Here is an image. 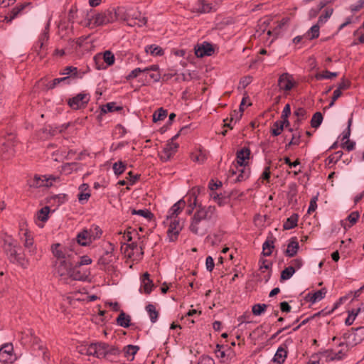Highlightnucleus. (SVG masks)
<instances>
[{
	"instance_id": "1",
	"label": "nucleus",
	"mask_w": 364,
	"mask_h": 364,
	"mask_svg": "<svg viewBox=\"0 0 364 364\" xmlns=\"http://www.w3.org/2000/svg\"><path fill=\"white\" fill-rule=\"evenodd\" d=\"M51 251L55 258V274L61 280L68 282V279L82 281L87 278L85 272L75 267V255L72 250L56 243L51 246Z\"/></svg>"
},
{
	"instance_id": "2",
	"label": "nucleus",
	"mask_w": 364,
	"mask_h": 364,
	"mask_svg": "<svg viewBox=\"0 0 364 364\" xmlns=\"http://www.w3.org/2000/svg\"><path fill=\"white\" fill-rule=\"evenodd\" d=\"M186 207V202L181 199L175 203L168 210L163 224L167 228V236L169 241H175L183 229V222L179 215Z\"/></svg>"
},
{
	"instance_id": "3",
	"label": "nucleus",
	"mask_w": 364,
	"mask_h": 364,
	"mask_svg": "<svg viewBox=\"0 0 364 364\" xmlns=\"http://www.w3.org/2000/svg\"><path fill=\"white\" fill-rule=\"evenodd\" d=\"M250 150L248 148L244 147L237 152V164L234 167H231L229 171V177L232 178L236 182H240L246 180L249 178L250 174V168L247 167L250 159Z\"/></svg>"
},
{
	"instance_id": "4",
	"label": "nucleus",
	"mask_w": 364,
	"mask_h": 364,
	"mask_svg": "<svg viewBox=\"0 0 364 364\" xmlns=\"http://www.w3.org/2000/svg\"><path fill=\"white\" fill-rule=\"evenodd\" d=\"M216 218L215 208L209 205L200 208L193 215L190 225V230L194 234H203L205 231V222Z\"/></svg>"
},
{
	"instance_id": "5",
	"label": "nucleus",
	"mask_w": 364,
	"mask_h": 364,
	"mask_svg": "<svg viewBox=\"0 0 364 364\" xmlns=\"http://www.w3.org/2000/svg\"><path fill=\"white\" fill-rule=\"evenodd\" d=\"M117 20L124 21L129 26L141 27L147 23V18L136 8L120 6L117 8Z\"/></svg>"
},
{
	"instance_id": "6",
	"label": "nucleus",
	"mask_w": 364,
	"mask_h": 364,
	"mask_svg": "<svg viewBox=\"0 0 364 364\" xmlns=\"http://www.w3.org/2000/svg\"><path fill=\"white\" fill-rule=\"evenodd\" d=\"M86 353L97 358H105L113 361L119 354V350L114 346L100 342L89 345L86 348Z\"/></svg>"
},
{
	"instance_id": "7",
	"label": "nucleus",
	"mask_w": 364,
	"mask_h": 364,
	"mask_svg": "<svg viewBox=\"0 0 364 364\" xmlns=\"http://www.w3.org/2000/svg\"><path fill=\"white\" fill-rule=\"evenodd\" d=\"M4 250L11 262L18 264L23 267L28 266V262L25 259L24 256L19 252L21 247L16 241L11 238L6 240Z\"/></svg>"
},
{
	"instance_id": "8",
	"label": "nucleus",
	"mask_w": 364,
	"mask_h": 364,
	"mask_svg": "<svg viewBox=\"0 0 364 364\" xmlns=\"http://www.w3.org/2000/svg\"><path fill=\"white\" fill-rule=\"evenodd\" d=\"M90 20V25L100 26L112 23L117 20V9H107L92 16Z\"/></svg>"
},
{
	"instance_id": "9",
	"label": "nucleus",
	"mask_w": 364,
	"mask_h": 364,
	"mask_svg": "<svg viewBox=\"0 0 364 364\" xmlns=\"http://www.w3.org/2000/svg\"><path fill=\"white\" fill-rule=\"evenodd\" d=\"M120 242L122 244L121 250L126 257L132 261H138L141 259L144 252L141 245L134 242L130 244H127L122 241Z\"/></svg>"
},
{
	"instance_id": "10",
	"label": "nucleus",
	"mask_w": 364,
	"mask_h": 364,
	"mask_svg": "<svg viewBox=\"0 0 364 364\" xmlns=\"http://www.w3.org/2000/svg\"><path fill=\"white\" fill-rule=\"evenodd\" d=\"M90 100V94L85 91H83L68 99V105L71 109L77 110L85 107Z\"/></svg>"
},
{
	"instance_id": "11",
	"label": "nucleus",
	"mask_w": 364,
	"mask_h": 364,
	"mask_svg": "<svg viewBox=\"0 0 364 364\" xmlns=\"http://www.w3.org/2000/svg\"><path fill=\"white\" fill-rule=\"evenodd\" d=\"M348 350L349 345L344 342H340L336 348L326 350L325 355L328 360H341L346 355Z\"/></svg>"
},
{
	"instance_id": "12",
	"label": "nucleus",
	"mask_w": 364,
	"mask_h": 364,
	"mask_svg": "<svg viewBox=\"0 0 364 364\" xmlns=\"http://www.w3.org/2000/svg\"><path fill=\"white\" fill-rule=\"evenodd\" d=\"M17 141L14 135H9L8 138L2 143L1 151L4 159H9L13 156L16 152V146Z\"/></svg>"
},
{
	"instance_id": "13",
	"label": "nucleus",
	"mask_w": 364,
	"mask_h": 364,
	"mask_svg": "<svg viewBox=\"0 0 364 364\" xmlns=\"http://www.w3.org/2000/svg\"><path fill=\"white\" fill-rule=\"evenodd\" d=\"M177 135L171 138L163 148L160 152V158L161 160L166 161L169 160L177 151L178 149V144L175 141Z\"/></svg>"
},
{
	"instance_id": "14",
	"label": "nucleus",
	"mask_w": 364,
	"mask_h": 364,
	"mask_svg": "<svg viewBox=\"0 0 364 364\" xmlns=\"http://www.w3.org/2000/svg\"><path fill=\"white\" fill-rule=\"evenodd\" d=\"M19 236L25 248L28 250L31 255H34L36 253V247L33 245V238L30 232L25 228H21L19 232Z\"/></svg>"
},
{
	"instance_id": "15",
	"label": "nucleus",
	"mask_w": 364,
	"mask_h": 364,
	"mask_svg": "<svg viewBox=\"0 0 364 364\" xmlns=\"http://www.w3.org/2000/svg\"><path fill=\"white\" fill-rule=\"evenodd\" d=\"M296 85V82L291 75L288 73L282 74L278 79V86L280 90L290 91Z\"/></svg>"
},
{
	"instance_id": "16",
	"label": "nucleus",
	"mask_w": 364,
	"mask_h": 364,
	"mask_svg": "<svg viewBox=\"0 0 364 364\" xmlns=\"http://www.w3.org/2000/svg\"><path fill=\"white\" fill-rule=\"evenodd\" d=\"M58 178L53 176H35V177L29 182L31 187H49L53 185V182L56 181Z\"/></svg>"
},
{
	"instance_id": "17",
	"label": "nucleus",
	"mask_w": 364,
	"mask_h": 364,
	"mask_svg": "<svg viewBox=\"0 0 364 364\" xmlns=\"http://www.w3.org/2000/svg\"><path fill=\"white\" fill-rule=\"evenodd\" d=\"M14 360V347L11 343H6L0 348V362L11 363Z\"/></svg>"
},
{
	"instance_id": "18",
	"label": "nucleus",
	"mask_w": 364,
	"mask_h": 364,
	"mask_svg": "<svg viewBox=\"0 0 364 364\" xmlns=\"http://www.w3.org/2000/svg\"><path fill=\"white\" fill-rule=\"evenodd\" d=\"M213 5L211 3L205 0H198L192 8L193 12L199 14H207L213 11Z\"/></svg>"
},
{
	"instance_id": "19",
	"label": "nucleus",
	"mask_w": 364,
	"mask_h": 364,
	"mask_svg": "<svg viewBox=\"0 0 364 364\" xmlns=\"http://www.w3.org/2000/svg\"><path fill=\"white\" fill-rule=\"evenodd\" d=\"M213 48L210 43L204 42L195 48V54L198 58L210 56L213 53Z\"/></svg>"
},
{
	"instance_id": "20",
	"label": "nucleus",
	"mask_w": 364,
	"mask_h": 364,
	"mask_svg": "<svg viewBox=\"0 0 364 364\" xmlns=\"http://www.w3.org/2000/svg\"><path fill=\"white\" fill-rule=\"evenodd\" d=\"M50 213V208L45 206L38 210L36 215V224L38 227L43 228V223L48 220Z\"/></svg>"
},
{
	"instance_id": "21",
	"label": "nucleus",
	"mask_w": 364,
	"mask_h": 364,
	"mask_svg": "<svg viewBox=\"0 0 364 364\" xmlns=\"http://www.w3.org/2000/svg\"><path fill=\"white\" fill-rule=\"evenodd\" d=\"M149 277V274L146 272L143 274L141 277V284L140 287V291L141 292H143L146 294H149L153 287V283L152 281L150 279Z\"/></svg>"
},
{
	"instance_id": "22",
	"label": "nucleus",
	"mask_w": 364,
	"mask_h": 364,
	"mask_svg": "<svg viewBox=\"0 0 364 364\" xmlns=\"http://www.w3.org/2000/svg\"><path fill=\"white\" fill-rule=\"evenodd\" d=\"M191 160L198 164H203L208 159V153L205 150L199 149L192 152Z\"/></svg>"
},
{
	"instance_id": "23",
	"label": "nucleus",
	"mask_w": 364,
	"mask_h": 364,
	"mask_svg": "<svg viewBox=\"0 0 364 364\" xmlns=\"http://www.w3.org/2000/svg\"><path fill=\"white\" fill-rule=\"evenodd\" d=\"M327 293V290L325 288L321 289L314 293H309L306 295V299L309 301L312 304H315L322 299H323Z\"/></svg>"
},
{
	"instance_id": "24",
	"label": "nucleus",
	"mask_w": 364,
	"mask_h": 364,
	"mask_svg": "<svg viewBox=\"0 0 364 364\" xmlns=\"http://www.w3.org/2000/svg\"><path fill=\"white\" fill-rule=\"evenodd\" d=\"M299 245L296 237H291L288 243L285 254L288 257H294L298 252Z\"/></svg>"
},
{
	"instance_id": "25",
	"label": "nucleus",
	"mask_w": 364,
	"mask_h": 364,
	"mask_svg": "<svg viewBox=\"0 0 364 364\" xmlns=\"http://www.w3.org/2000/svg\"><path fill=\"white\" fill-rule=\"evenodd\" d=\"M275 238L272 235L267 237V240L262 245V252L264 255L270 256L274 247Z\"/></svg>"
},
{
	"instance_id": "26",
	"label": "nucleus",
	"mask_w": 364,
	"mask_h": 364,
	"mask_svg": "<svg viewBox=\"0 0 364 364\" xmlns=\"http://www.w3.org/2000/svg\"><path fill=\"white\" fill-rule=\"evenodd\" d=\"M77 242L81 246H88L92 241L90 238L87 229H83L79 232L76 236Z\"/></svg>"
},
{
	"instance_id": "27",
	"label": "nucleus",
	"mask_w": 364,
	"mask_h": 364,
	"mask_svg": "<svg viewBox=\"0 0 364 364\" xmlns=\"http://www.w3.org/2000/svg\"><path fill=\"white\" fill-rule=\"evenodd\" d=\"M139 350V347L138 346L128 345L123 349L124 355L127 360L132 361Z\"/></svg>"
},
{
	"instance_id": "28",
	"label": "nucleus",
	"mask_w": 364,
	"mask_h": 364,
	"mask_svg": "<svg viewBox=\"0 0 364 364\" xmlns=\"http://www.w3.org/2000/svg\"><path fill=\"white\" fill-rule=\"evenodd\" d=\"M287 356V351L285 346H279L273 358V361L278 364L283 363Z\"/></svg>"
},
{
	"instance_id": "29",
	"label": "nucleus",
	"mask_w": 364,
	"mask_h": 364,
	"mask_svg": "<svg viewBox=\"0 0 364 364\" xmlns=\"http://www.w3.org/2000/svg\"><path fill=\"white\" fill-rule=\"evenodd\" d=\"M79 191L80 193L77 196L78 200L81 203H84L90 196L89 186L86 183H82L80 186Z\"/></svg>"
},
{
	"instance_id": "30",
	"label": "nucleus",
	"mask_w": 364,
	"mask_h": 364,
	"mask_svg": "<svg viewBox=\"0 0 364 364\" xmlns=\"http://www.w3.org/2000/svg\"><path fill=\"white\" fill-rule=\"evenodd\" d=\"M86 229L87 234L92 242L100 238L102 234L101 228L96 225H92L89 228Z\"/></svg>"
},
{
	"instance_id": "31",
	"label": "nucleus",
	"mask_w": 364,
	"mask_h": 364,
	"mask_svg": "<svg viewBox=\"0 0 364 364\" xmlns=\"http://www.w3.org/2000/svg\"><path fill=\"white\" fill-rule=\"evenodd\" d=\"M80 168V164L76 162L66 163L61 166V173L69 175Z\"/></svg>"
},
{
	"instance_id": "32",
	"label": "nucleus",
	"mask_w": 364,
	"mask_h": 364,
	"mask_svg": "<svg viewBox=\"0 0 364 364\" xmlns=\"http://www.w3.org/2000/svg\"><path fill=\"white\" fill-rule=\"evenodd\" d=\"M145 51L153 56H162L164 54V50L155 44L146 46Z\"/></svg>"
},
{
	"instance_id": "33",
	"label": "nucleus",
	"mask_w": 364,
	"mask_h": 364,
	"mask_svg": "<svg viewBox=\"0 0 364 364\" xmlns=\"http://www.w3.org/2000/svg\"><path fill=\"white\" fill-rule=\"evenodd\" d=\"M33 333L30 329L18 333V339L21 344L26 345L32 341Z\"/></svg>"
},
{
	"instance_id": "34",
	"label": "nucleus",
	"mask_w": 364,
	"mask_h": 364,
	"mask_svg": "<svg viewBox=\"0 0 364 364\" xmlns=\"http://www.w3.org/2000/svg\"><path fill=\"white\" fill-rule=\"evenodd\" d=\"M320 25L316 23L312 26L310 29L304 34V37L309 40L317 38L320 33Z\"/></svg>"
},
{
	"instance_id": "35",
	"label": "nucleus",
	"mask_w": 364,
	"mask_h": 364,
	"mask_svg": "<svg viewBox=\"0 0 364 364\" xmlns=\"http://www.w3.org/2000/svg\"><path fill=\"white\" fill-rule=\"evenodd\" d=\"M299 216L297 214H292L283 224L284 230H291L297 225Z\"/></svg>"
},
{
	"instance_id": "36",
	"label": "nucleus",
	"mask_w": 364,
	"mask_h": 364,
	"mask_svg": "<svg viewBox=\"0 0 364 364\" xmlns=\"http://www.w3.org/2000/svg\"><path fill=\"white\" fill-rule=\"evenodd\" d=\"M130 316L126 315L124 311H122L117 318V323L124 328H127L130 325Z\"/></svg>"
},
{
	"instance_id": "37",
	"label": "nucleus",
	"mask_w": 364,
	"mask_h": 364,
	"mask_svg": "<svg viewBox=\"0 0 364 364\" xmlns=\"http://www.w3.org/2000/svg\"><path fill=\"white\" fill-rule=\"evenodd\" d=\"M48 34L47 32H44L42 33L37 43L34 46L35 51L38 53V54H40L41 50L42 49L43 45L48 41Z\"/></svg>"
},
{
	"instance_id": "38",
	"label": "nucleus",
	"mask_w": 364,
	"mask_h": 364,
	"mask_svg": "<svg viewBox=\"0 0 364 364\" xmlns=\"http://www.w3.org/2000/svg\"><path fill=\"white\" fill-rule=\"evenodd\" d=\"M146 311L149 316L151 321L152 323L156 322L159 317V312L156 311V307L153 304H149L146 306Z\"/></svg>"
},
{
	"instance_id": "39",
	"label": "nucleus",
	"mask_w": 364,
	"mask_h": 364,
	"mask_svg": "<svg viewBox=\"0 0 364 364\" xmlns=\"http://www.w3.org/2000/svg\"><path fill=\"white\" fill-rule=\"evenodd\" d=\"M120 109H121L120 107H116V103L109 102V103H107L106 105H102L100 107V112H101L100 114H106L108 112H112L115 110H119Z\"/></svg>"
},
{
	"instance_id": "40",
	"label": "nucleus",
	"mask_w": 364,
	"mask_h": 364,
	"mask_svg": "<svg viewBox=\"0 0 364 364\" xmlns=\"http://www.w3.org/2000/svg\"><path fill=\"white\" fill-rule=\"evenodd\" d=\"M338 76V73H333L328 70H325L322 73H318L315 75V78L317 80H321L323 79H331Z\"/></svg>"
},
{
	"instance_id": "41",
	"label": "nucleus",
	"mask_w": 364,
	"mask_h": 364,
	"mask_svg": "<svg viewBox=\"0 0 364 364\" xmlns=\"http://www.w3.org/2000/svg\"><path fill=\"white\" fill-rule=\"evenodd\" d=\"M323 121L322 114L319 112H316L311 120V125L313 128H318Z\"/></svg>"
},
{
	"instance_id": "42",
	"label": "nucleus",
	"mask_w": 364,
	"mask_h": 364,
	"mask_svg": "<svg viewBox=\"0 0 364 364\" xmlns=\"http://www.w3.org/2000/svg\"><path fill=\"white\" fill-rule=\"evenodd\" d=\"M29 5L30 3H25L14 7L10 13V21L16 18L26 7Z\"/></svg>"
},
{
	"instance_id": "43",
	"label": "nucleus",
	"mask_w": 364,
	"mask_h": 364,
	"mask_svg": "<svg viewBox=\"0 0 364 364\" xmlns=\"http://www.w3.org/2000/svg\"><path fill=\"white\" fill-rule=\"evenodd\" d=\"M126 168V164L122 161L115 162L112 166V169L115 175L119 176L122 174Z\"/></svg>"
},
{
	"instance_id": "44",
	"label": "nucleus",
	"mask_w": 364,
	"mask_h": 364,
	"mask_svg": "<svg viewBox=\"0 0 364 364\" xmlns=\"http://www.w3.org/2000/svg\"><path fill=\"white\" fill-rule=\"evenodd\" d=\"M167 112L163 108L158 109L153 114V121L154 122L163 120L166 118Z\"/></svg>"
},
{
	"instance_id": "45",
	"label": "nucleus",
	"mask_w": 364,
	"mask_h": 364,
	"mask_svg": "<svg viewBox=\"0 0 364 364\" xmlns=\"http://www.w3.org/2000/svg\"><path fill=\"white\" fill-rule=\"evenodd\" d=\"M301 142V133L299 132H295L292 134V137L290 141L286 145V149H289L291 146H298Z\"/></svg>"
},
{
	"instance_id": "46",
	"label": "nucleus",
	"mask_w": 364,
	"mask_h": 364,
	"mask_svg": "<svg viewBox=\"0 0 364 364\" xmlns=\"http://www.w3.org/2000/svg\"><path fill=\"white\" fill-rule=\"evenodd\" d=\"M267 305L265 304H257L252 308V314L255 316H259L267 309Z\"/></svg>"
},
{
	"instance_id": "47",
	"label": "nucleus",
	"mask_w": 364,
	"mask_h": 364,
	"mask_svg": "<svg viewBox=\"0 0 364 364\" xmlns=\"http://www.w3.org/2000/svg\"><path fill=\"white\" fill-rule=\"evenodd\" d=\"M131 213L133 215H140L147 220L151 219V218L153 216V214L149 210H148L146 209L138 210H136L135 209H132Z\"/></svg>"
},
{
	"instance_id": "48",
	"label": "nucleus",
	"mask_w": 364,
	"mask_h": 364,
	"mask_svg": "<svg viewBox=\"0 0 364 364\" xmlns=\"http://www.w3.org/2000/svg\"><path fill=\"white\" fill-rule=\"evenodd\" d=\"M333 14V9H327L324 11V14H322L319 16L318 23L320 26L323 25L328 19Z\"/></svg>"
},
{
	"instance_id": "49",
	"label": "nucleus",
	"mask_w": 364,
	"mask_h": 364,
	"mask_svg": "<svg viewBox=\"0 0 364 364\" xmlns=\"http://www.w3.org/2000/svg\"><path fill=\"white\" fill-rule=\"evenodd\" d=\"M294 115L297 117L296 123L299 124L302 120L306 118V111L303 107L297 108L294 112Z\"/></svg>"
},
{
	"instance_id": "50",
	"label": "nucleus",
	"mask_w": 364,
	"mask_h": 364,
	"mask_svg": "<svg viewBox=\"0 0 364 364\" xmlns=\"http://www.w3.org/2000/svg\"><path fill=\"white\" fill-rule=\"evenodd\" d=\"M103 60L107 65L110 66L114 63L115 58L111 51L106 50L103 54Z\"/></svg>"
},
{
	"instance_id": "51",
	"label": "nucleus",
	"mask_w": 364,
	"mask_h": 364,
	"mask_svg": "<svg viewBox=\"0 0 364 364\" xmlns=\"http://www.w3.org/2000/svg\"><path fill=\"white\" fill-rule=\"evenodd\" d=\"M294 269L291 267H288L285 268L281 273V279L282 280H287L290 279L293 274H294Z\"/></svg>"
},
{
	"instance_id": "52",
	"label": "nucleus",
	"mask_w": 364,
	"mask_h": 364,
	"mask_svg": "<svg viewBox=\"0 0 364 364\" xmlns=\"http://www.w3.org/2000/svg\"><path fill=\"white\" fill-rule=\"evenodd\" d=\"M92 262V259L87 255H84L80 257V261L77 262H75V267L78 269L79 267L82 265H87L91 264Z\"/></svg>"
},
{
	"instance_id": "53",
	"label": "nucleus",
	"mask_w": 364,
	"mask_h": 364,
	"mask_svg": "<svg viewBox=\"0 0 364 364\" xmlns=\"http://www.w3.org/2000/svg\"><path fill=\"white\" fill-rule=\"evenodd\" d=\"M358 315V314L355 312V311L354 309H352L351 311H348V317L346 318V319L345 321V323L347 326L352 325Z\"/></svg>"
},
{
	"instance_id": "54",
	"label": "nucleus",
	"mask_w": 364,
	"mask_h": 364,
	"mask_svg": "<svg viewBox=\"0 0 364 364\" xmlns=\"http://www.w3.org/2000/svg\"><path fill=\"white\" fill-rule=\"evenodd\" d=\"M284 128L282 127V124H280L278 121L275 122L273 124V127L272 129V134L273 136H279L282 132L283 131Z\"/></svg>"
},
{
	"instance_id": "55",
	"label": "nucleus",
	"mask_w": 364,
	"mask_h": 364,
	"mask_svg": "<svg viewBox=\"0 0 364 364\" xmlns=\"http://www.w3.org/2000/svg\"><path fill=\"white\" fill-rule=\"evenodd\" d=\"M144 73V69L136 68L131 71V73L126 77L127 80H130L137 77L140 73Z\"/></svg>"
},
{
	"instance_id": "56",
	"label": "nucleus",
	"mask_w": 364,
	"mask_h": 364,
	"mask_svg": "<svg viewBox=\"0 0 364 364\" xmlns=\"http://www.w3.org/2000/svg\"><path fill=\"white\" fill-rule=\"evenodd\" d=\"M224 346L218 344L216 346V350H215V354L217 357L220 358L221 359H223V360H225L226 353L225 351L223 350Z\"/></svg>"
},
{
	"instance_id": "57",
	"label": "nucleus",
	"mask_w": 364,
	"mask_h": 364,
	"mask_svg": "<svg viewBox=\"0 0 364 364\" xmlns=\"http://www.w3.org/2000/svg\"><path fill=\"white\" fill-rule=\"evenodd\" d=\"M132 234H136V231L134 230H131L130 228L125 231L122 235L124 240H122L123 242H126V241L129 242L132 240Z\"/></svg>"
},
{
	"instance_id": "58",
	"label": "nucleus",
	"mask_w": 364,
	"mask_h": 364,
	"mask_svg": "<svg viewBox=\"0 0 364 364\" xmlns=\"http://www.w3.org/2000/svg\"><path fill=\"white\" fill-rule=\"evenodd\" d=\"M303 265V260L301 258H296L294 259H292L290 262V266L294 268V272L296 269H299Z\"/></svg>"
},
{
	"instance_id": "59",
	"label": "nucleus",
	"mask_w": 364,
	"mask_h": 364,
	"mask_svg": "<svg viewBox=\"0 0 364 364\" xmlns=\"http://www.w3.org/2000/svg\"><path fill=\"white\" fill-rule=\"evenodd\" d=\"M343 156L341 151H338L328 157L329 163H336Z\"/></svg>"
},
{
	"instance_id": "60",
	"label": "nucleus",
	"mask_w": 364,
	"mask_h": 364,
	"mask_svg": "<svg viewBox=\"0 0 364 364\" xmlns=\"http://www.w3.org/2000/svg\"><path fill=\"white\" fill-rule=\"evenodd\" d=\"M205 267L208 272H212L214 267L215 263L213 257L211 256H208L205 259Z\"/></svg>"
},
{
	"instance_id": "61",
	"label": "nucleus",
	"mask_w": 364,
	"mask_h": 364,
	"mask_svg": "<svg viewBox=\"0 0 364 364\" xmlns=\"http://www.w3.org/2000/svg\"><path fill=\"white\" fill-rule=\"evenodd\" d=\"M317 200H318L317 196H315L313 198H311L309 208H308V211H307L309 214H310L316 210V209L317 208V203H316Z\"/></svg>"
},
{
	"instance_id": "62",
	"label": "nucleus",
	"mask_w": 364,
	"mask_h": 364,
	"mask_svg": "<svg viewBox=\"0 0 364 364\" xmlns=\"http://www.w3.org/2000/svg\"><path fill=\"white\" fill-rule=\"evenodd\" d=\"M359 218V214L358 212L351 213L347 218V220L349 221L350 225H354Z\"/></svg>"
},
{
	"instance_id": "63",
	"label": "nucleus",
	"mask_w": 364,
	"mask_h": 364,
	"mask_svg": "<svg viewBox=\"0 0 364 364\" xmlns=\"http://www.w3.org/2000/svg\"><path fill=\"white\" fill-rule=\"evenodd\" d=\"M350 81L343 78L341 82L338 84L337 89L341 90H345L350 87Z\"/></svg>"
},
{
	"instance_id": "64",
	"label": "nucleus",
	"mask_w": 364,
	"mask_h": 364,
	"mask_svg": "<svg viewBox=\"0 0 364 364\" xmlns=\"http://www.w3.org/2000/svg\"><path fill=\"white\" fill-rule=\"evenodd\" d=\"M198 364H215L214 360L210 356H202Z\"/></svg>"
}]
</instances>
